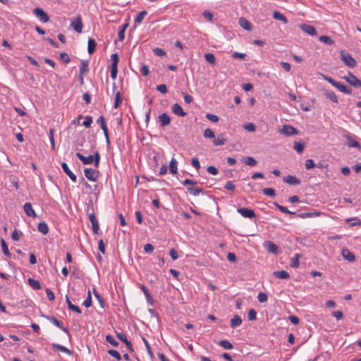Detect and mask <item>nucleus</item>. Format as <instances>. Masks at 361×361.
Segmentation results:
<instances>
[{
	"instance_id": "1",
	"label": "nucleus",
	"mask_w": 361,
	"mask_h": 361,
	"mask_svg": "<svg viewBox=\"0 0 361 361\" xmlns=\"http://www.w3.org/2000/svg\"><path fill=\"white\" fill-rule=\"evenodd\" d=\"M341 59L343 63L350 68L355 67L357 63L356 61L352 57V56L346 52L341 51Z\"/></svg>"
},
{
	"instance_id": "2",
	"label": "nucleus",
	"mask_w": 361,
	"mask_h": 361,
	"mask_svg": "<svg viewBox=\"0 0 361 361\" xmlns=\"http://www.w3.org/2000/svg\"><path fill=\"white\" fill-rule=\"evenodd\" d=\"M32 13L42 23H47L49 20V16L48 14L40 8H35Z\"/></svg>"
},
{
	"instance_id": "3",
	"label": "nucleus",
	"mask_w": 361,
	"mask_h": 361,
	"mask_svg": "<svg viewBox=\"0 0 361 361\" xmlns=\"http://www.w3.org/2000/svg\"><path fill=\"white\" fill-rule=\"evenodd\" d=\"M343 78L348 82L350 85L355 87H361V80L358 79L354 74L349 72L347 76L343 77Z\"/></svg>"
},
{
	"instance_id": "4",
	"label": "nucleus",
	"mask_w": 361,
	"mask_h": 361,
	"mask_svg": "<svg viewBox=\"0 0 361 361\" xmlns=\"http://www.w3.org/2000/svg\"><path fill=\"white\" fill-rule=\"evenodd\" d=\"M86 178L92 181H96L99 176V171L91 168H86L84 170Z\"/></svg>"
},
{
	"instance_id": "5",
	"label": "nucleus",
	"mask_w": 361,
	"mask_h": 361,
	"mask_svg": "<svg viewBox=\"0 0 361 361\" xmlns=\"http://www.w3.org/2000/svg\"><path fill=\"white\" fill-rule=\"evenodd\" d=\"M279 132L281 134H283L286 136H290L298 134V130L295 128L289 125H284L283 128L279 130Z\"/></svg>"
},
{
	"instance_id": "6",
	"label": "nucleus",
	"mask_w": 361,
	"mask_h": 361,
	"mask_svg": "<svg viewBox=\"0 0 361 361\" xmlns=\"http://www.w3.org/2000/svg\"><path fill=\"white\" fill-rule=\"evenodd\" d=\"M237 212L240 214L243 217L252 219L256 216L254 210L249 208H239Z\"/></svg>"
},
{
	"instance_id": "7",
	"label": "nucleus",
	"mask_w": 361,
	"mask_h": 361,
	"mask_svg": "<svg viewBox=\"0 0 361 361\" xmlns=\"http://www.w3.org/2000/svg\"><path fill=\"white\" fill-rule=\"evenodd\" d=\"M48 320H49L51 322H52L54 325L58 326L59 329H61L63 331L66 333H68V330L66 327L64 326L62 322L58 320L56 317L54 316H44Z\"/></svg>"
},
{
	"instance_id": "8",
	"label": "nucleus",
	"mask_w": 361,
	"mask_h": 361,
	"mask_svg": "<svg viewBox=\"0 0 361 361\" xmlns=\"http://www.w3.org/2000/svg\"><path fill=\"white\" fill-rule=\"evenodd\" d=\"M342 257L349 262H353L355 260V255L348 248H343L341 252Z\"/></svg>"
},
{
	"instance_id": "9",
	"label": "nucleus",
	"mask_w": 361,
	"mask_h": 361,
	"mask_svg": "<svg viewBox=\"0 0 361 361\" xmlns=\"http://www.w3.org/2000/svg\"><path fill=\"white\" fill-rule=\"evenodd\" d=\"M71 25L73 27V29L78 32L80 33L82 30L83 24L82 23L81 18L78 16L75 19H74L72 22Z\"/></svg>"
},
{
	"instance_id": "10",
	"label": "nucleus",
	"mask_w": 361,
	"mask_h": 361,
	"mask_svg": "<svg viewBox=\"0 0 361 361\" xmlns=\"http://www.w3.org/2000/svg\"><path fill=\"white\" fill-rule=\"evenodd\" d=\"M343 136L347 139V145L349 147H355L359 149H361L360 144L357 141L354 140V138L351 135H350L349 134H345Z\"/></svg>"
},
{
	"instance_id": "11",
	"label": "nucleus",
	"mask_w": 361,
	"mask_h": 361,
	"mask_svg": "<svg viewBox=\"0 0 361 361\" xmlns=\"http://www.w3.org/2000/svg\"><path fill=\"white\" fill-rule=\"evenodd\" d=\"M283 181L293 185H298L301 183L300 179L291 175L283 177Z\"/></svg>"
},
{
	"instance_id": "12",
	"label": "nucleus",
	"mask_w": 361,
	"mask_h": 361,
	"mask_svg": "<svg viewBox=\"0 0 361 361\" xmlns=\"http://www.w3.org/2000/svg\"><path fill=\"white\" fill-rule=\"evenodd\" d=\"M300 27L305 32L311 36H316L317 34L316 29L312 25L302 24Z\"/></svg>"
},
{
	"instance_id": "13",
	"label": "nucleus",
	"mask_w": 361,
	"mask_h": 361,
	"mask_svg": "<svg viewBox=\"0 0 361 361\" xmlns=\"http://www.w3.org/2000/svg\"><path fill=\"white\" fill-rule=\"evenodd\" d=\"M158 118L161 127L168 126L171 122V118L166 113L160 114Z\"/></svg>"
},
{
	"instance_id": "14",
	"label": "nucleus",
	"mask_w": 361,
	"mask_h": 361,
	"mask_svg": "<svg viewBox=\"0 0 361 361\" xmlns=\"http://www.w3.org/2000/svg\"><path fill=\"white\" fill-rule=\"evenodd\" d=\"M76 157L84 164H91L94 161V156L90 155L88 157H85L82 154L78 152L76 153Z\"/></svg>"
},
{
	"instance_id": "15",
	"label": "nucleus",
	"mask_w": 361,
	"mask_h": 361,
	"mask_svg": "<svg viewBox=\"0 0 361 361\" xmlns=\"http://www.w3.org/2000/svg\"><path fill=\"white\" fill-rule=\"evenodd\" d=\"M264 247L270 253L276 254L278 252V246L272 241H266L264 243Z\"/></svg>"
},
{
	"instance_id": "16",
	"label": "nucleus",
	"mask_w": 361,
	"mask_h": 361,
	"mask_svg": "<svg viewBox=\"0 0 361 361\" xmlns=\"http://www.w3.org/2000/svg\"><path fill=\"white\" fill-rule=\"evenodd\" d=\"M61 167L63 171L66 173V175L73 181L75 182L77 180L76 176L70 170L68 166L66 163L63 162L61 164Z\"/></svg>"
},
{
	"instance_id": "17",
	"label": "nucleus",
	"mask_w": 361,
	"mask_h": 361,
	"mask_svg": "<svg viewBox=\"0 0 361 361\" xmlns=\"http://www.w3.org/2000/svg\"><path fill=\"white\" fill-rule=\"evenodd\" d=\"M23 209L27 216L35 217L36 213L32 209V204L30 202H26L23 206Z\"/></svg>"
},
{
	"instance_id": "18",
	"label": "nucleus",
	"mask_w": 361,
	"mask_h": 361,
	"mask_svg": "<svg viewBox=\"0 0 361 361\" xmlns=\"http://www.w3.org/2000/svg\"><path fill=\"white\" fill-rule=\"evenodd\" d=\"M238 23L242 28L246 30H251L252 28V24L245 18L241 17L239 18Z\"/></svg>"
},
{
	"instance_id": "19",
	"label": "nucleus",
	"mask_w": 361,
	"mask_h": 361,
	"mask_svg": "<svg viewBox=\"0 0 361 361\" xmlns=\"http://www.w3.org/2000/svg\"><path fill=\"white\" fill-rule=\"evenodd\" d=\"M171 109L173 114L179 116H186V112H185L182 107L178 104L176 103L172 105Z\"/></svg>"
},
{
	"instance_id": "20",
	"label": "nucleus",
	"mask_w": 361,
	"mask_h": 361,
	"mask_svg": "<svg viewBox=\"0 0 361 361\" xmlns=\"http://www.w3.org/2000/svg\"><path fill=\"white\" fill-rule=\"evenodd\" d=\"M323 91H324V94L326 99H330L331 102H333L334 103H338L337 96L334 92H333L331 90H324Z\"/></svg>"
},
{
	"instance_id": "21",
	"label": "nucleus",
	"mask_w": 361,
	"mask_h": 361,
	"mask_svg": "<svg viewBox=\"0 0 361 361\" xmlns=\"http://www.w3.org/2000/svg\"><path fill=\"white\" fill-rule=\"evenodd\" d=\"M273 274L275 277L281 279H288L290 278V274L286 271H275Z\"/></svg>"
},
{
	"instance_id": "22",
	"label": "nucleus",
	"mask_w": 361,
	"mask_h": 361,
	"mask_svg": "<svg viewBox=\"0 0 361 361\" xmlns=\"http://www.w3.org/2000/svg\"><path fill=\"white\" fill-rule=\"evenodd\" d=\"M96 47H97V42H95V40L92 38H90L88 39V46H87L88 53L90 54H92L95 51Z\"/></svg>"
},
{
	"instance_id": "23",
	"label": "nucleus",
	"mask_w": 361,
	"mask_h": 361,
	"mask_svg": "<svg viewBox=\"0 0 361 361\" xmlns=\"http://www.w3.org/2000/svg\"><path fill=\"white\" fill-rule=\"evenodd\" d=\"M320 214H321L320 212H303V213L298 214V216L301 218V219H305V218H310V217L318 216Z\"/></svg>"
},
{
	"instance_id": "24",
	"label": "nucleus",
	"mask_w": 361,
	"mask_h": 361,
	"mask_svg": "<svg viewBox=\"0 0 361 361\" xmlns=\"http://www.w3.org/2000/svg\"><path fill=\"white\" fill-rule=\"evenodd\" d=\"M243 321L240 316L235 314L231 319V326L232 328H235L238 326H240L242 324Z\"/></svg>"
},
{
	"instance_id": "25",
	"label": "nucleus",
	"mask_w": 361,
	"mask_h": 361,
	"mask_svg": "<svg viewBox=\"0 0 361 361\" xmlns=\"http://www.w3.org/2000/svg\"><path fill=\"white\" fill-rule=\"evenodd\" d=\"M178 163L174 158H172L169 163V171L172 174H176L178 173Z\"/></svg>"
},
{
	"instance_id": "26",
	"label": "nucleus",
	"mask_w": 361,
	"mask_h": 361,
	"mask_svg": "<svg viewBox=\"0 0 361 361\" xmlns=\"http://www.w3.org/2000/svg\"><path fill=\"white\" fill-rule=\"evenodd\" d=\"M37 229L39 232L43 233L44 235H46L49 232V227L46 222L42 221L39 222L37 226Z\"/></svg>"
},
{
	"instance_id": "27",
	"label": "nucleus",
	"mask_w": 361,
	"mask_h": 361,
	"mask_svg": "<svg viewBox=\"0 0 361 361\" xmlns=\"http://www.w3.org/2000/svg\"><path fill=\"white\" fill-rule=\"evenodd\" d=\"M243 161L244 164L250 166H255L257 164V161L253 157L249 156L243 157Z\"/></svg>"
},
{
	"instance_id": "28",
	"label": "nucleus",
	"mask_w": 361,
	"mask_h": 361,
	"mask_svg": "<svg viewBox=\"0 0 361 361\" xmlns=\"http://www.w3.org/2000/svg\"><path fill=\"white\" fill-rule=\"evenodd\" d=\"M28 284L34 289V290H40L42 288L39 282L34 279H28L27 280Z\"/></svg>"
},
{
	"instance_id": "29",
	"label": "nucleus",
	"mask_w": 361,
	"mask_h": 361,
	"mask_svg": "<svg viewBox=\"0 0 361 361\" xmlns=\"http://www.w3.org/2000/svg\"><path fill=\"white\" fill-rule=\"evenodd\" d=\"M226 138L224 137L223 134H220L218 135L217 138H215L213 140V142L214 145L219 146V145H223L226 143Z\"/></svg>"
},
{
	"instance_id": "30",
	"label": "nucleus",
	"mask_w": 361,
	"mask_h": 361,
	"mask_svg": "<svg viewBox=\"0 0 361 361\" xmlns=\"http://www.w3.org/2000/svg\"><path fill=\"white\" fill-rule=\"evenodd\" d=\"M128 26V23H125L122 25L118 32V39L123 41L125 38V31Z\"/></svg>"
},
{
	"instance_id": "31",
	"label": "nucleus",
	"mask_w": 361,
	"mask_h": 361,
	"mask_svg": "<svg viewBox=\"0 0 361 361\" xmlns=\"http://www.w3.org/2000/svg\"><path fill=\"white\" fill-rule=\"evenodd\" d=\"M52 346L57 350L65 353L66 354L71 355L72 353L71 351L68 348H66L65 346L61 345L59 344L53 343Z\"/></svg>"
},
{
	"instance_id": "32",
	"label": "nucleus",
	"mask_w": 361,
	"mask_h": 361,
	"mask_svg": "<svg viewBox=\"0 0 361 361\" xmlns=\"http://www.w3.org/2000/svg\"><path fill=\"white\" fill-rule=\"evenodd\" d=\"M305 143L302 142H295L293 149L299 154L302 153L304 150Z\"/></svg>"
},
{
	"instance_id": "33",
	"label": "nucleus",
	"mask_w": 361,
	"mask_h": 361,
	"mask_svg": "<svg viewBox=\"0 0 361 361\" xmlns=\"http://www.w3.org/2000/svg\"><path fill=\"white\" fill-rule=\"evenodd\" d=\"M88 71V62L86 61H82L79 68L80 75H84Z\"/></svg>"
},
{
	"instance_id": "34",
	"label": "nucleus",
	"mask_w": 361,
	"mask_h": 361,
	"mask_svg": "<svg viewBox=\"0 0 361 361\" xmlns=\"http://www.w3.org/2000/svg\"><path fill=\"white\" fill-rule=\"evenodd\" d=\"M187 190L190 194L195 196L203 192V189L200 188L188 187Z\"/></svg>"
},
{
	"instance_id": "35",
	"label": "nucleus",
	"mask_w": 361,
	"mask_h": 361,
	"mask_svg": "<svg viewBox=\"0 0 361 361\" xmlns=\"http://www.w3.org/2000/svg\"><path fill=\"white\" fill-rule=\"evenodd\" d=\"M337 89H338L341 92L345 93V94H351L352 90L343 84L338 82L337 86H335Z\"/></svg>"
},
{
	"instance_id": "36",
	"label": "nucleus",
	"mask_w": 361,
	"mask_h": 361,
	"mask_svg": "<svg viewBox=\"0 0 361 361\" xmlns=\"http://www.w3.org/2000/svg\"><path fill=\"white\" fill-rule=\"evenodd\" d=\"M274 204L276 208H278L283 213L293 214V215L295 214V212H290V210L288 209L287 207L280 205L277 202H274Z\"/></svg>"
},
{
	"instance_id": "37",
	"label": "nucleus",
	"mask_w": 361,
	"mask_h": 361,
	"mask_svg": "<svg viewBox=\"0 0 361 361\" xmlns=\"http://www.w3.org/2000/svg\"><path fill=\"white\" fill-rule=\"evenodd\" d=\"M1 245L2 251H3L4 254L6 256L10 257L11 256V254L10 253V252L8 250L6 243L5 242V240L3 238H1Z\"/></svg>"
},
{
	"instance_id": "38",
	"label": "nucleus",
	"mask_w": 361,
	"mask_h": 361,
	"mask_svg": "<svg viewBox=\"0 0 361 361\" xmlns=\"http://www.w3.org/2000/svg\"><path fill=\"white\" fill-rule=\"evenodd\" d=\"M204 58L209 64L214 65L216 63V58L213 54H205Z\"/></svg>"
},
{
	"instance_id": "39",
	"label": "nucleus",
	"mask_w": 361,
	"mask_h": 361,
	"mask_svg": "<svg viewBox=\"0 0 361 361\" xmlns=\"http://www.w3.org/2000/svg\"><path fill=\"white\" fill-rule=\"evenodd\" d=\"M300 257V255L298 253L295 254L294 257L291 259L290 267L298 268L299 267V258Z\"/></svg>"
},
{
	"instance_id": "40",
	"label": "nucleus",
	"mask_w": 361,
	"mask_h": 361,
	"mask_svg": "<svg viewBox=\"0 0 361 361\" xmlns=\"http://www.w3.org/2000/svg\"><path fill=\"white\" fill-rule=\"evenodd\" d=\"M93 293L95 296V298H97V300H98V302H99L100 304V306L104 308V306H105V302H104V300L103 299V298L100 295V294L95 290V288L93 289Z\"/></svg>"
},
{
	"instance_id": "41",
	"label": "nucleus",
	"mask_w": 361,
	"mask_h": 361,
	"mask_svg": "<svg viewBox=\"0 0 361 361\" xmlns=\"http://www.w3.org/2000/svg\"><path fill=\"white\" fill-rule=\"evenodd\" d=\"M147 14L146 11H140L135 19V23L140 24L142 22L145 16Z\"/></svg>"
},
{
	"instance_id": "42",
	"label": "nucleus",
	"mask_w": 361,
	"mask_h": 361,
	"mask_svg": "<svg viewBox=\"0 0 361 361\" xmlns=\"http://www.w3.org/2000/svg\"><path fill=\"white\" fill-rule=\"evenodd\" d=\"M219 344L220 346H221L222 348H224L225 349H227V350H230V349H232L233 348V346L231 343V342L227 341V340L220 341Z\"/></svg>"
},
{
	"instance_id": "43",
	"label": "nucleus",
	"mask_w": 361,
	"mask_h": 361,
	"mask_svg": "<svg viewBox=\"0 0 361 361\" xmlns=\"http://www.w3.org/2000/svg\"><path fill=\"white\" fill-rule=\"evenodd\" d=\"M319 41L329 45H331L334 43V40L330 37L326 35L320 36Z\"/></svg>"
},
{
	"instance_id": "44",
	"label": "nucleus",
	"mask_w": 361,
	"mask_h": 361,
	"mask_svg": "<svg viewBox=\"0 0 361 361\" xmlns=\"http://www.w3.org/2000/svg\"><path fill=\"white\" fill-rule=\"evenodd\" d=\"M106 341L110 343L114 347H118L119 343L115 340V338L111 335H107L106 336Z\"/></svg>"
},
{
	"instance_id": "45",
	"label": "nucleus",
	"mask_w": 361,
	"mask_h": 361,
	"mask_svg": "<svg viewBox=\"0 0 361 361\" xmlns=\"http://www.w3.org/2000/svg\"><path fill=\"white\" fill-rule=\"evenodd\" d=\"M140 288L143 291L147 300L150 302L152 300V298L146 286L143 284H141L140 285Z\"/></svg>"
},
{
	"instance_id": "46",
	"label": "nucleus",
	"mask_w": 361,
	"mask_h": 361,
	"mask_svg": "<svg viewBox=\"0 0 361 361\" xmlns=\"http://www.w3.org/2000/svg\"><path fill=\"white\" fill-rule=\"evenodd\" d=\"M262 191L264 195L269 197H274L276 195L275 190L271 188H264Z\"/></svg>"
},
{
	"instance_id": "47",
	"label": "nucleus",
	"mask_w": 361,
	"mask_h": 361,
	"mask_svg": "<svg viewBox=\"0 0 361 361\" xmlns=\"http://www.w3.org/2000/svg\"><path fill=\"white\" fill-rule=\"evenodd\" d=\"M273 17L276 20H281V21H282V22H283L285 23H287L286 18L284 16V15H283L282 13H281L279 12L275 11L274 13Z\"/></svg>"
},
{
	"instance_id": "48",
	"label": "nucleus",
	"mask_w": 361,
	"mask_h": 361,
	"mask_svg": "<svg viewBox=\"0 0 361 361\" xmlns=\"http://www.w3.org/2000/svg\"><path fill=\"white\" fill-rule=\"evenodd\" d=\"M122 102L121 95L120 92H117L115 96V100L114 104V108H118Z\"/></svg>"
},
{
	"instance_id": "49",
	"label": "nucleus",
	"mask_w": 361,
	"mask_h": 361,
	"mask_svg": "<svg viewBox=\"0 0 361 361\" xmlns=\"http://www.w3.org/2000/svg\"><path fill=\"white\" fill-rule=\"evenodd\" d=\"M92 305V296H91V293L89 290L88 293H87V298L83 302V305L85 307L88 308V307H91Z\"/></svg>"
},
{
	"instance_id": "50",
	"label": "nucleus",
	"mask_w": 361,
	"mask_h": 361,
	"mask_svg": "<svg viewBox=\"0 0 361 361\" xmlns=\"http://www.w3.org/2000/svg\"><path fill=\"white\" fill-rule=\"evenodd\" d=\"M305 166L306 169L310 170V169H312L314 167H315L316 164L313 159H308L305 162Z\"/></svg>"
},
{
	"instance_id": "51",
	"label": "nucleus",
	"mask_w": 361,
	"mask_h": 361,
	"mask_svg": "<svg viewBox=\"0 0 361 361\" xmlns=\"http://www.w3.org/2000/svg\"><path fill=\"white\" fill-rule=\"evenodd\" d=\"M108 353L114 357V358H116L118 361H120L121 360V355H120V353L116 350H108Z\"/></svg>"
},
{
	"instance_id": "52",
	"label": "nucleus",
	"mask_w": 361,
	"mask_h": 361,
	"mask_svg": "<svg viewBox=\"0 0 361 361\" xmlns=\"http://www.w3.org/2000/svg\"><path fill=\"white\" fill-rule=\"evenodd\" d=\"M203 135L205 138H215V135L210 128L205 129Z\"/></svg>"
},
{
	"instance_id": "53",
	"label": "nucleus",
	"mask_w": 361,
	"mask_h": 361,
	"mask_svg": "<svg viewBox=\"0 0 361 361\" xmlns=\"http://www.w3.org/2000/svg\"><path fill=\"white\" fill-rule=\"evenodd\" d=\"M153 52L155 55L160 56V57L165 56L166 54V51L164 49L159 48V47L154 49Z\"/></svg>"
},
{
	"instance_id": "54",
	"label": "nucleus",
	"mask_w": 361,
	"mask_h": 361,
	"mask_svg": "<svg viewBox=\"0 0 361 361\" xmlns=\"http://www.w3.org/2000/svg\"><path fill=\"white\" fill-rule=\"evenodd\" d=\"M346 221H353L350 226H360L361 225V220L357 217L355 218H350L346 220Z\"/></svg>"
},
{
	"instance_id": "55",
	"label": "nucleus",
	"mask_w": 361,
	"mask_h": 361,
	"mask_svg": "<svg viewBox=\"0 0 361 361\" xmlns=\"http://www.w3.org/2000/svg\"><path fill=\"white\" fill-rule=\"evenodd\" d=\"M248 320L253 321L257 319V312L254 309H250L247 314Z\"/></svg>"
},
{
	"instance_id": "56",
	"label": "nucleus",
	"mask_w": 361,
	"mask_h": 361,
	"mask_svg": "<svg viewBox=\"0 0 361 361\" xmlns=\"http://www.w3.org/2000/svg\"><path fill=\"white\" fill-rule=\"evenodd\" d=\"M257 299L259 302H265L268 300L267 293L260 292L257 295Z\"/></svg>"
},
{
	"instance_id": "57",
	"label": "nucleus",
	"mask_w": 361,
	"mask_h": 361,
	"mask_svg": "<svg viewBox=\"0 0 361 361\" xmlns=\"http://www.w3.org/2000/svg\"><path fill=\"white\" fill-rule=\"evenodd\" d=\"M244 128L250 132H254L256 130V126L252 123H247L244 125Z\"/></svg>"
},
{
	"instance_id": "58",
	"label": "nucleus",
	"mask_w": 361,
	"mask_h": 361,
	"mask_svg": "<svg viewBox=\"0 0 361 361\" xmlns=\"http://www.w3.org/2000/svg\"><path fill=\"white\" fill-rule=\"evenodd\" d=\"M92 123V118L90 116H86L85 118V121H83V126L85 128H90L91 126V124Z\"/></svg>"
},
{
	"instance_id": "59",
	"label": "nucleus",
	"mask_w": 361,
	"mask_h": 361,
	"mask_svg": "<svg viewBox=\"0 0 361 361\" xmlns=\"http://www.w3.org/2000/svg\"><path fill=\"white\" fill-rule=\"evenodd\" d=\"M93 156H94V161L93 162L94 164V166H95V168H98L99 165V161H100V154L98 152H96Z\"/></svg>"
},
{
	"instance_id": "60",
	"label": "nucleus",
	"mask_w": 361,
	"mask_h": 361,
	"mask_svg": "<svg viewBox=\"0 0 361 361\" xmlns=\"http://www.w3.org/2000/svg\"><path fill=\"white\" fill-rule=\"evenodd\" d=\"M60 59L65 63H68L70 62V57L66 52H61L60 54Z\"/></svg>"
},
{
	"instance_id": "61",
	"label": "nucleus",
	"mask_w": 361,
	"mask_h": 361,
	"mask_svg": "<svg viewBox=\"0 0 361 361\" xmlns=\"http://www.w3.org/2000/svg\"><path fill=\"white\" fill-rule=\"evenodd\" d=\"M323 78L328 81L329 83H331L333 86H337L338 85V82H336V80H334L331 77H329L327 75H323L322 74Z\"/></svg>"
},
{
	"instance_id": "62",
	"label": "nucleus",
	"mask_w": 361,
	"mask_h": 361,
	"mask_svg": "<svg viewBox=\"0 0 361 361\" xmlns=\"http://www.w3.org/2000/svg\"><path fill=\"white\" fill-rule=\"evenodd\" d=\"M156 89L162 94H166L167 92V87L164 84L157 85Z\"/></svg>"
},
{
	"instance_id": "63",
	"label": "nucleus",
	"mask_w": 361,
	"mask_h": 361,
	"mask_svg": "<svg viewBox=\"0 0 361 361\" xmlns=\"http://www.w3.org/2000/svg\"><path fill=\"white\" fill-rule=\"evenodd\" d=\"M206 118L212 121V122H214V123H216L219 121V117L214 114H207L206 115Z\"/></svg>"
},
{
	"instance_id": "64",
	"label": "nucleus",
	"mask_w": 361,
	"mask_h": 361,
	"mask_svg": "<svg viewBox=\"0 0 361 361\" xmlns=\"http://www.w3.org/2000/svg\"><path fill=\"white\" fill-rule=\"evenodd\" d=\"M111 59L112 61L111 65L112 66H118V63L119 61V57L117 54H113L111 56Z\"/></svg>"
}]
</instances>
